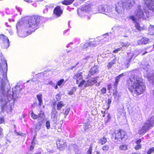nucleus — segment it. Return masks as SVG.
Here are the masks:
<instances>
[{"label":"nucleus","instance_id":"obj_22","mask_svg":"<svg viewBox=\"0 0 154 154\" xmlns=\"http://www.w3.org/2000/svg\"><path fill=\"white\" fill-rule=\"evenodd\" d=\"M98 71V70L97 66H94L91 69V70L89 72L90 73L89 74V75H90V74H91V75H93L97 72Z\"/></svg>","mask_w":154,"mask_h":154},{"label":"nucleus","instance_id":"obj_2","mask_svg":"<svg viewBox=\"0 0 154 154\" xmlns=\"http://www.w3.org/2000/svg\"><path fill=\"white\" fill-rule=\"evenodd\" d=\"M145 2V5L146 6V9H144V13L143 12V6L139 5L136 9L134 14L136 17L132 15L129 17L130 19L132 20L134 23L135 26L138 30H141L144 29L143 27H141L139 24L136 21V19L141 20H146L152 16L151 12L152 11L154 12V0H144Z\"/></svg>","mask_w":154,"mask_h":154},{"label":"nucleus","instance_id":"obj_62","mask_svg":"<svg viewBox=\"0 0 154 154\" xmlns=\"http://www.w3.org/2000/svg\"><path fill=\"white\" fill-rule=\"evenodd\" d=\"M74 92H73L71 90L68 93V94L70 95H72L73 94Z\"/></svg>","mask_w":154,"mask_h":154},{"label":"nucleus","instance_id":"obj_63","mask_svg":"<svg viewBox=\"0 0 154 154\" xmlns=\"http://www.w3.org/2000/svg\"><path fill=\"white\" fill-rule=\"evenodd\" d=\"M111 99H108V105H109L111 103Z\"/></svg>","mask_w":154,"mask_h":154},{"label":"nucleus","instance_id":"obj_48","mask_svg":"<svg viewBox=\"0 0 154 154\" xmlns=\"http://www.w3.org/2000/svg\"><path fill=\"white\" fill-rule=\"evenodd\" d=\"M111 34V33H107L106 34L103 35V36H102V37H105L106 38H109V36Z\"/></svg>","mask_w":154,"mask_h":154},{"label":"nucleus","instance_id":"obj_4","mask_svg":"<svg viewBox=\"0 0 154 154\" xmlns=\"http://www.w3.org/2000/svg\"><path fill=\"white\" fill-rule=\"evenodd\" d=\"M42 18V17L38 16L29 17L28 22L26 23L24 27L26 35H21L19 34H18L20 36L24 38L28 35L31 34V32H34L38 29L39 23Z\"/></svg>","mask_w":154,"mask_h":154},{"label":"nucleus","instance_id":"obj_42","mask_svg":"<svg viewBox=\"0 0 154 154\" xmlns=\"http://www.w3.org/2000/svg\"><path fill=\"white\" fill-rule=\"evenodd\" d=\"M31 117L33 119H37L38 116L36 115L35 114H34L33 112H32L31 113Z\"/></svg>","mask_w":154,"mask_h":154},{"label":"nucleus","instance_id":"obj_28","mask_svg":"<svg viewBox=\"0 0 154 154\" xmlns=\"http://www.w3.org/2000/svg\"><path fill=\"white\" fill-rule=\"evenodd\" d=\"M57 113V112L56 109L54 108V110H53L52 112L51 113V118L52 119H53L54 120H55L57 118L56 115Z\"/></svg>","mask_w":154,"mask_h":154},{"label":"nucleus","instance_id":"obj_24","mask_svg":"<svg viewBox=\"0 0 154 154\" xmlns=\"http://www.w3.org/2000/svg\"><path fill=\"white\" fill-rule=\"evenodd\" d=\"M149 33L151 35H154V26L150 25L148 29Z\"/></svg>","mask_w":154,"mask_h":154},{"label":"nucleus","instance_id":"obj_53","mask_svg":"<svg viewBox=\"0 0 154 154\" xmlns=\"http://www.w3.org/2000/svg\"><path fill=\"white\" fill-rule=\"evenodd\" d=\"M121 45L122 46V47H124V46L127 47L129 45V44H128L126 43H121Z\"/></svg>","mask_w":154,"mask_h":154},{"label":"nucleus","instance_id":"obj_41","mask_svg":"<svg viewBox=\"0 0 154 154\" xmlns=\"http://www.w3.org/2000/svg\"><path fill=\"white\" fill-rule=\"evenodd\" d=\"M85 81L84 80H82L80 81L79 83L78 84V86L79 87H81L83 85L85 84Z\"/></svg>","mask_w":154,"mask_h":154},{"label":"nucleus","instance_id":"obj_51","mask_svg":"<svg viewBox=\"0 0 154 154\" xmlns=\"http://www.w3.org/2000/svg\"><path fill=\"white\" fill-rule=\"evenodd\" d=\"M141 147V145L140 144H137V145L135 146L134 148L136 150H138L140 149Z\"/></svg>","mask_w":154,"mask_h":154},{"label":"nucleus","instance_id":"obj_33","mask_svg":"<svg viewBox=\"0 0 154 154\" xmlns=\"http://www.w3.org/2000/svg\"><path fill=\"white\" fill-rule=\"evenodd\" d=\"M128 146L125 144H122L121 145L119 148L120 150H126L128 149Z\"/></svg>","mask_w":154,"mask_h":154},{"label":"nucleus","instance_id":"obj_27","mask_svg":"<svg viewBox=\"0 0 154 154\" xmlns=\"http://www.w3.org/2000/svg\"><path fill=\"white\" fill-rule=\"evenodd\" d=\"M74 0H65L62 2L63 4L66 5H69L72 3Z\"/></svg>","mask_w":154,"mask_h":154},{"label":"nucleus","instance_id":"obj_43","mask_svg":"<svg viewBox=\"0 0 154 154\" xmlns=\"http://www.w3.org/2000/svg\"><path fill=\"white\" fill-rule=\"evenodd\" d=\"M45 126L47 129H49L50 128V123L49 121H46L45 123Z\"/></svg>","mask_w":154,"mask_h":154},{"label":"nucleus","instance_id":"obj_16","mask_svg":"<svg viewBox=\"0 0 154 154\" xmlns=\"http://www.w3.org/2000/svg\"><path fill=\"white\" fill-rule=\"evenodd\" d=\"M130 61L126 58L123 59L121 63L122 68L125 69H127L130 65Z\"/></svg>","mask_w":154,"mask_h":154},{"label":"nucleus","instance_id":"obj_19","mask_svg":"<svg viewBox=\"0 0 154 154\" xmlns=\"http://www.w3.org/2000/svg\"><path fill=\"white\" fill-rule=\"evenodd\" d=\"M124 74L123 73L117 76L115 78V82L114 83V88H116L118 83L119 81L120 78L123 76Z\"/></svg>","mask_w":154,"mask_h":154},{"label":"nucleus","instance_id":"obj_39","mask_svg":"<svg viewBox=\"0 0 154 154\" xmlns=\"http://www.w3.org/2000/svg\"><path fill=\"white\" fill-rule=\"evenodd\" d=\"M90 58V56L89 55H87L83 58L82 60L84 61L85 63H86L87 61Z\"/></svg>","mask_w":154,"mask_h":154},{"label":"nucleus","instance_id":"obj_10","mask_svg":"<svg viewBox=\"0 0 154 154\" xmlns=\"http://www.w3.org/2000/svg\"><path fill=\"white\" fill-rule=\"evenodd\" d=\"M116 28L119 32L120 35L121 36L126 37L127 36L126 35H124L126 31V29L125 27L122 26H119L118 27L114 26L112 28V29H115Z\"/></svg>","mask_w":154,"mask_h":154},{"label":"nucleus","instance_id":"obj_8","mask_svg":"<svg viewBox=\"0 0 154 154\" xmlns=\"http://www.w3.org/2000/svg\"><path fill=\"white\" fill-rule=\"evenodd\" d=\"M149 64V61L143 60L142 61L140 66L141 69L143 71L145 76L147 77H149L150 75L149 69L150 67Z\"/></svg>","mask_w":154,"mask_h":154},{"label":"nucleus","instance_id":"obj_25","mask_svg":"<svg viewBox=\"0 0 154 154\" xmlns=\"http://www.w3.org/2000/svg\"><path fill=\"white\" fill-rule=\"evenodd\" d=\"M146 124H147L149 125V128L150 127L154 125V116L152 117L149 120H148Z\"/></svg>","mask_w":154,"mask_h":154},{"label":"nucleus","instance_id":"obj_38","mask_svg":"<svg viewBox=\"0 0 154 154\" xmlns=\"http://www.w3.org/2000/svg\"><path fill=\"white\" fill-rule=\"evenodd\" d=\"M154 152V147L150 148L146 152L147 154H151Z\"/></svg>","mask_w":154,"mask_h":154},{"label":"nucleus","instance_id":"obj_31","mask_svg":"<svg viewBox=\"0 0 154 154\" xmlns=\"http://www.w3.org/2000/svg\"><path fill=\"white\" fill-rule=\"evenodd\" d=\"M141 116L140 113L138 114H135L134 115V118L136 120H139L141 118Z\"/></svg>","mask_w":154,"mask_h":154},{"label":"nucleus","instance_id":"obj_64","mask_svg":"<svg viewBox=\"0 0 154 154\" xmlns=\"http://www.w3.org/2000/svg\"><path fill=\"white\" fill-rule=\"evenodd\" d=\"M76 90V88L75 87H73L72 88V90H71L72 91H73V92H74Z\"/></svg>","mask_w":154,"mask_h":154},{"label":"nucleus","instance_id":"obj_34","mask_svg":"<svg viewBox=\"0 0 154 154\" xmlns=\"http://www.w3.org/2000/svg\"><path fill=\"white\" fill-rule=\"evenodd\" d=\"M46 84H49L53 87L55 89H57L58 88V87L57 85H56L52 81H50V82L48 83H46Z\"/></svg>","mask_w":154,"mask_h":154},{"label":"nucleus","instance_id":"obj_11","mask_svg":"<svg viewBox=\"0 0 154 154\" xmlns=\"http://www.w3.org/2000/svg\"><path fill=\"white\" fill-rule=\"evenodd\" d=\"M139 54L136 51H131L128 53V56L126 58L130 61L131 60H134Z\"/></svg>","mask_w":154,"mask_h":154},{"label":"nucleus","instance_id":"obj_46","mask_svg":"<svg viewBox=\"0 0 154 154\" xmlns=\"http://www.w3.org/2000/svg\"><path fill=\"white\" fill-rule=\"evenodd\" d=\"M109 149V146L108 145H106L104 146L102 148V149L103 151H107Z\"/></svg>","mask_w":154,"mask_h":154},{"label":"nucleus","instance_id":"obj_1","mask_svg":"<svg viewBox=\"0 0 154 154\" xmlns=\"http://www.w3.org/2000/svg\"><path fill=\"white\" fill-rule=\"evenodd\" d=\"M0 102L2 111L6 110L7 112H11L14 103V97H17L21 90L20 86L17 85L12 89V94L10 90L6 92L5 85L8 82L7 79V63L4 58L0 59Z\"/></svg>","mask_w":154,"mask_h":154},{"label":"nucleus","instance_id":"obj_3","mask_svg":"<svg viewBox=\"0 0 154 154\" xmlns=\"http://www.w3.org/2000/svg\"><path fill=\"white\" fill-rule=\"evenodd\" d=\"M127 85L130 92L135 97L144 93L146 87L143 80L135 75H132L127 81Z\"/></svg>","mask_w":154,"mask_h":154},{"label":"nucleus","instance_id":"obj_14","mask_svg":"<svg viewBox=\"0 0 154 154\" xmlns=\"http://www.w3.org/2000/svg\"><path fill=\"white\" fill-rule=\"evenodd\" d=\"M98 78L99 77H96L89 79L85 84L84 85L85 87H87L94 84L97 82V81Z\"/></svg>","mask_w":154,"mask_h":154},{"label":"nucleus","instance_id":"obj_60","mask_svg":"<svg viewBox=\"0 0 154 154\" xmlns=\"http://www.w3.org/2000/svg\"><path fill=\"white\" fill-rule=\"evenodd\" d=\"M34 146L33 145H31L30 146V151H32L33 150V149H34Z\"/></svg>","mask_w":154,"mask_h":154},{"label":"nucleus","instance_id":"obj_54","mask_svg":"<svg viewBox=\"0 0 154 154\" xmlns=\"http://www.w3.org/2000/svg\"><path fill=\"white\" fill-rule=\"evenodd\" d=\"M78 64H79V63H77L75 65L71 66V67L70 68L68 69L69 70H70L71 69H72L73 68H75Z\"/></svg>","mask_w":154,"mask_h":154},{"label":"nucleus","instance_id":"obj_49","mask_svg":"<svg viewBox=\"0 0 154 154\" xmlns=\"http://www.w3.org/2000/svg\"><path fill=\"white\" fill-rule=\"evenodd\" d=\"M56 99L57 100H60L61 99V96L59 94H57L55 97Z\"/></svg>","mask_w":154,"mask_h":154},{"label":"nucleus","instance_id":"obj_29","mask_svg":"<svg viewBox=\"0 0 154 154\" xmlns=\"http://www.w3.org/2000/svg\"><path fill=\"white\" fill-rule=\"evenodd\" d=\"M116 63V60H114L111 61L108 64L107 67L109 69L112 68L113 65Z\"/></svg>","mask_w":154,"mask_h":154},{"label":"nucleus","instance_id":"obj_35","mask_svg":"<svg viewBox=\"0 0 154 154\" xmlns=\"http://www.w3.org/2000/svg\"><path fill=\"white\" fill-rule=\"evenodd\" d=\"M154 75L152 74L151 76L150 75H149V77H147V78L149 80L150 82H152V84L154 85Z\"/></svg>","mask_w":154,"mask_h":154},{"label":"nucleus","instance_id":"obj_36","mask_svg":"<svg viewBox=\"0 0 154 154\" xmlns=\"http://www.w3.org/2000/svg\"><path fill=\"white\" fill-rule=\"evenodd\" d=\"M101 112L103 114V115L102 116L103 117H104L105 116H106L107 117L108 120L111 117L110 116V114H109L107 112H106L105 111L103 112V111H102Z\"/></svg>","mask_w":154,"mask_h":154},{"label":"nucleus","instance_id":"obj_7","mask_svg":"<svg viewBox=\"0 0 154 154\" xmlns=\"http://www.w3.org/2000/svg\"><path fill=\"white\" fill-rule=\"evenodd\" d=\"M125 133L122 130L115 131L112 134V139L115 142H120L124 137Z\"/></svg>","mask_w":154,"mask_h":154},{"label":"nucleus","instance_id":"obj_40","mask_svg":"<svg viewBox=\"0 0 154 154\" xmlns=\"http://www.w3.org/2000/svg\"><path fill=\"white\" fill-rule=\"evenodd\" d=\"M70 110V109L69 108H68L65 109V111L64 112V114L65 115V117H66V116H67L69 113V112Z\"/></svg>","mask_w":154,"mask_h":154},{"label":"nucleus","instance_id":"obj_45","mask_svg":"<svg viewBox=\"0 0 154 154\" xmlns=\"http://www.w3.org/2000/svg\"><path fill=\"white\" fill-rule=\"evenodd\" d=\"M20 24V22H18L16 24V27L17 32H18V29H19L21 27Z\"/></svg>","mask_w":154,"mask_h":154},{"label":"nucleus","instance_id":"obj_55","mask_svg":"<svg viewBox=\"0 0 154 154\" xmlns=\"http://www.w3.org/2000/svg\"><path fill=\"white\" fill-rule=\"evenodd\" d=\"M48 6H46L45 7V8L43 10V13H46L48 11Z\"/></svg>","mask_w":154,"mask_h":154},{"label":"nucleus","instance_id":"obj_44","mask_svg":"<svg viewBox=\"0 0 154 154\" xmlns=\"http://www.w3.org/2000/svg\"><path fill=\"white\" fill-rule=\"evenodd\" d=\"M64 79H61L57 82V86L58 85L59 86H60L62 84V83L64 82Z\"/></svg>","mask_w":154,"mask_h":154},{"label":"nucleus","instance_id":"obj_61","mask_svg":"<svg viewBox=\"0 0 154 154\" xmlns=\"http://www.w3.org/2000/svg\"><path fill=\"white\" fill-rule=\"evenodd\" d=\"M50 81L49 80H46L44 83V84L45 85H48V84H46V83H48V82H50Z\"/></svg>","mask_w":154,"mask_h":154},{"label":"nucleus","instance_id":"obj_17","mask_svg":"<svg viewBox=\"0 0 154 154\" xmlns=\"http://www.w3.org/2000/svg\"><path fill=\"white\" fill-rule=\"evenodd\" d=\"M82 73H77L75 74L73 76V79H76V84H78L79 81H82L83 79V77L82 75Z\"/></svg>","mask_w":154,"mask_h":154},{"label":"nucleus","instance_id":"obj_56","mask_svg":"<svg viewBox=\"0 0 154 154\" xmlns=\"http://www.w3.org/2000/svg\"><path fill=\"white\" fill-rule=\"evenodd\" d=\"M91 149L90 147L87 151V154H91Z\"/></svg>","mask_w":154,"mask_h":154},{"label":"nucleus","instance_id":"obj_23","mask_svg":"<svg viewBox=\"0 0 154 154\" xmlns=\"http://www.w3.org/2000/svg\"><path fill=\"white\" fill-rule=\"evenodd\" d=\"M38 101V105L41 106L42 103V95L41 94H38L36 95Z\"/></svg>","mask_w":154,"mask_h":154},{"label":"nucleus","instance_id":"obj_47","mask_svg":"<svg viewBox=\"0 0 154 154\" xmlns=\"http://www.w3.org/2000/svg\"><path fill=\"white\" fill-rule=\"evenodd\" d=\"M101 94H104L106 93V88H103L100 90Z\"/></svg>","mask_w":154,"mask_h":154},{"label":"nucleus","instance_id":"obj_13","mask_svg":"<svg viewBox=\"0 0 154 154\" xmlns=\"http://www.w3.org/2000/svg\"><path fill=\"white\" fill-rule=\"evenodd\" d=\"M149 125L147 124H145L144 125L138 130V133L140 134H144L149 129Z\"/></svg>","mask_w":154,"mask_h":154},{"label":"nucleus","instance_id":"obj_32","mask_svg":"<svg viewBox=\"0 0 154 154\" xmlns=\"http://www.w3.org/2000/svg\"><path fill=\"white\" fill-rule=\"evenodd\" d=\"M41 124L38 123L36 124L35 128V132H37L41 129Z\"/></svg>","mask_w":154,"mask_h":154},{"label":"nucleus","instance_id":"obj_6","mask_svg":"<svg viewBox=\"0 0 154 154\" xmlns=\"http://www.w3.org/2000/svg\"><path fill=\"white\" fill-rule=\"evenodd\" d=\"M98 11L99 13L105 14L111 17H113L114 16L111 8L107 5L99 6L98 7Z\"/></svg>","mask_w":154,"mask_h":154},{"label":"nucleus","instance_id":"obj_50","mask_svg":"<svg viewBox=\"0 0 154 154\" xmlns=\"http://www.w3.org/2000/svg\"><path fill=\"white\" fill-rule=\"evenodd\" d=\"M122 49V48L121 47L120 48H118L117 49L114 50L113 51V52L114 53H116L118 52V51H120Z\"/></svg>","mask_w":154,"mask_h":154},{"label":"nucleus","instance_id":"obj_18","mask_svg":"<svg viewBox=\"0 0 154 154\" xmlns=\"http://www.w3.org/2000/svg\"><path fill=\"white\" fill-rule=\"evenodd\" d=\"M63 11L61 9L60 6L56 7L54 9V13L57 17H59L62 13Z\"/></svg>","mask_w":154,"mask_h":154},{"label":"nucleus","instance_id":"obj_5","mask_svg":"<svg viewBox=\"0 0 154 154\" xmlns=\"http://www.w3.org/2000/svg\"><path fill=\"white\" fill-rule=\"evenodd\" d=\"M135 3L134 0H127L125 2L120 1L116 6V11L118 14H122L124 11V8L127 9L130 8Z\"/></svg>","mask_w":154,"mask_h":154},{"label":"nucleus","instance_id":"obj_52","mask_svg":"<svg viewBox=\"0 0 154 154\" xmlns=\"http://www.w3.org/2000/svg\"><path fill=\"white\" fill-rule=\"evenodd\" d=\"M25 2L29 3H31L32 2H35L36 0H24Z\"/></svg>","mask_w":154,"mask_h":154},{"label":"nucleus","instance_id":"obj_12","mask_svg":"<svg viewBox=\"0 0 154 154\" xmlns=\"http://www.w3.org/2000/svg\"><path fill=\"white\" fill-rule=\"evenodd\" d=\"M90 10V8L89 6H82L80 8V12H78V14L82 17H83V14L85 13H87Z\"/></svg>","mask_w":154,"mask_h":154},{"label":"nucleus","instance_id":"obj_37","mask_svg":"<svg viewBox=\"0 0 154 154\" xmlns=\"http://www.w3.org/2000/svg\"><path fill=\"white\" fill-rule=\"evenodd\" d=\"M91 126L88 123H85L84 125V129L85 131L88 129V128L91 127Z\"/></svg>","mask_w":154,"mask_h":154},{"label":"nucleus","instance_id":"obj_57","mask_svg":"<svg viewBox=\"0 0 154 154\" xmlns=\"http://www.w3.org/2000/svg\"><path fill=\"white\" fill-rule=\"evenodd\" d=\"M38 117H40L42 118L44 117V114L42 112H41V113L38 114Z\"/></svg>","mask_w":154,"mask_h":154},{"label":"nucleus","instance_id":"obj_30","mask_svg":"<svg viewBox=\"0 0 154 154\" xmlns=\"http://www.w3.org/2000/svg\"><path fill=\"white\" fill-rule=\"evenodd\" d=\"M92 45V43L91 42H86V43L83 45V46L82 47V48L83 49L87 48L91 46V45Z\"/></svg>","mask_w":154,"mask_h":154},{"label":"nucleus","instance_id":"obj_15","mask_svg":"<svg viewBox=\"0 0 154 154\" xmlns=\"http://www.w3.org/2000/svg\"><path fill=\"white\" fill-rule=\"evenodd\" d=\"M57 145L58 148L60 150H63L66 146V143L61 140H58L57 142Z\"/></svg>","mask_w":154,"mask_h":154},{"label":"nucleus","instance_id":"obj_21","mask_svg":"<svg viewBox=\"0 0 154 154\" xmlns=\"http://www.w3.org/2000/svg\"><path fill=\"white\" fill-rule=\"evenodd\" d=\"M65 104L63 101L58 102L57 103V109L60 110L64 106Z\"/></svg>","mask_w":154,"mask_h":154},{"label":"nucleus","instance_id":"obj_9","mask_svg":"<svg viewBox=\"0 0 154 154\" xmlns=\"http://www.w3.org/2000/svg\"><path fill=\"white\" fill-rule=\"evenodd\" d=\"M2 48L3 49L7 48L9 46V41L7 37L4 35H0Z\"/></svg>","mask_w":154,"mask_h":154},{"label":"nucleus","instance_id":"obj_58","mask_svg":"<svg viewBox=\"0 0 154 154\" xmlns=\"http://www.w3.org/2000/svg\"><path fill=\"white\" fill-rule=\"evenodd\" d=\"M141 142V140L140 139L137 140V141L136 142V143L137 144H140V143Z\"/></svg>","mask_w":154,"mask_h":154},{"label":"nucleus","instance_id":"obj_59","mask_svg":"<svg viewBox=\"0 0 154 154\" xmlns=\"http://www.w3.org/2000/svg\"><path fill=\"white\" fill-rule=\"evenodd\" d=\"M4 122V118H0V124L3 123Z\"/></svg>","mask_w":154,"mask_h":154},{"label":"nucleus","instance_id":"obj_20","mask_svg":"<svg viewBox=\"0 0 154 154\" xmlns=\"http://www.w3.org/2000/svg\"><path fill=\"white\" fill-rule=\"evenodd\" d=\"M148 39L146 38H142L140 40L137 41L138 44L139 45L141 44H146L148 43Z\"/></svg>","mask_w":154,"mask_h":154},{"label":"nucleus","instance_id":"obj_26","mask_svg":"<svg viewBox=\"0 0 154 154\" xmlns=\"http://www.w3.org/2000/svg\"><path fill=\"white\" fill-rule=\"evenodd\" d=\"M107 142V140L105 137H103L100 139L98 141V143L101 145H103Z\"/></svg>","mask_w":154,"mask_h":154}]
</instances>
